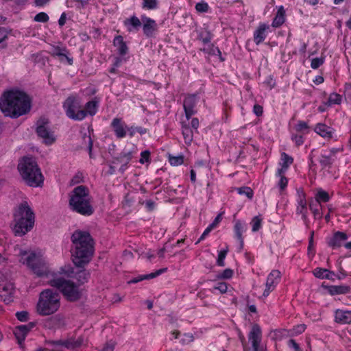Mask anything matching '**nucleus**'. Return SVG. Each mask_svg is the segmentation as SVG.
<instances>
[{
  "instance_id": "1",
  "label": "nucleus",
  "mask_w": 351,
  "mask_h": 351,
  "mask_svg": "<svg viewBox=\"0 0 351 351\" xmlns=\"http://www.w3.org/2000/svg\"><path fill=\"white\" fill-rule=\"evenodd\" d=\"M20 262L27 265L38 276H48L49 285L59 289L69 301H76L80 298L78 287L71 281L66 280L61 274L70 276V271L62 268L60 274H49L45 258L40 252L21 250Z\"/></svg>"
},
{
  "instance_id": "2",
  "label": "nucleus",
  "mask_w": 351,
  "mask_h": 351,
  "mask_svg": "<svg viewBox=\"0 0 351 351\" xmlns=\"http://www.w3.org/2000/svg\"><path fill=\"white\" fill-rule=\"evenodd\" d=\"M73 263L78 267L88 264L94 253V243L89 232L75 230L71 236Z\"/></svg>"
},
{
  "instance_id": "3",
  "label": "nucleus",
  "mask_w": 351,
  "mask_h": 351,
  "mask_svg": "<svg viewBox=\"0 0 351 351\" xmlns=\"http://www.w3.org/2000/svg\"><path fill=\"white\" fill-rule=\"evenodd\" d=\"M30 108V99L22 91H8L0 99L1 110L5 116L12 118H17L26 114Z\"/></svg>"
},
{
  "instance_id": "4",
  "label": "nucleus",
  "mask_w": 351,
  "mask_h": 351,
  "mask_svg": "<svg viewBox=\"0 0 351 351\" xmlns=\"http://www.w3.org/2000/svg\"><path fill=\"white\" fill-rule=\"evenodd\" d=\"M19 171L25 183L38 187L43 183V176L34 158L24 157L18 165Z\"/></svg>"
},
{
  "instance_id": "5",
  "label": "nucleus",
  "mask_w": 351,
  "mask_h": 351,
  "mask_svg": "<svg viewBox=\"0 0 351 351\" xmlns=\"http://www.w3.org/2000/svg\"><path fill=\"white\" fill-rule=\"evenodd\" d=\"M71 208L82 215H90L94 209L91 205V197L88 187L84 185L75 187L70 195Z\"/></svg>"
},
{
  "instance_id": "6",
  "label": "nucleus",
  "mask_w": 351,
  "mask_h": 351,
  "mask_svg": "<svg viewBox=\"0 0 351 351\" xmlns=\"http://www.w3.org/2000/svg\"><path fill=\"white\" fill-rule=\"evenodd\" d=\"M14 231L17 236L25 235L33 228L35 216L27 202H23L19 205L14 213Z\"/></svg>"
},
{
  "instance_id": "7",
  "label": "nucleus",
  "mask_w": 351,
  "mask_h": 351,
  "mask_svg": "<svg viewBox=\"0 0 351 351\" xmlns=\"http://www.w3.org/2000/svg\"><path fill=\"white\" fill-rule=\"evenodd\" d=\"M60 306V295L57 291L47 289L40 293L36 306L39 315H50L56 313Z\"/></svg>"
},
{
  "instance_id": "8",
  "label": "nucleus",
  "mask_w": 351,
  "mask_h": 351,
  "mask_svg": "<svg viewBox=\"0 0 351 351\" xmlns=\"http://www.w3.org/2000/svg\"><path fill=\"white\" fill-rule=\"evenodd\" d=\"M63 108L66 116L75 121H82L85 118V113L82 109L81 101L77 96L71 95L63 103Z\"/></svg>"
},
{
  "instance_id": "9",
  "label": "nucleus",
  "mask_w": 351,
  "mask_h": 351,
  "mask_svg": "<svg viewBox=\"0 0 351 351\" xmlns=\"http://www.w3.org/2000/svg\"><path fill=\"white\" fill-rule=\"evenodd\" d=\"M295 213L300 215L306 228H309L310 220L308 218V199L304 189L299 188L296 191Z\"/></svg>"
},
{
  "instance_id": "10",
  "label": "nucleus",
  "mask_w": 351,
  "mask_h": 351,
  "mask_svg": "<svg viewBox=\"0 0 351 351\" xmlns=\"http://www.w3.org/2000/svg\"><path fill=\"white\" fill-rule=\"evenodd\" d=\"M113 45L115 48V51L119 54V56L114 58L113 66L118 67L121 64L127 60L125 56L128 53L129 49L122 36H117L114 38Z\"/></svg>"
},
{
  "instance_id": "11",
  "label": "nucleus",
  "mask_w": 351,
  "mask_h": 351,
  "mask_svg": "<svg viewBox=\"0 0 351 351\" xmlns=\"http://www.w3.org/2000/svg\"><path fill=\"white\" fill-rule=\"evenodd\" d=\"M250 341L252 343V349L247 348L245 345H243L244 351H263V349L260 347L261 341V330L258 324H255L252 326L251 331L248 335ZM241 341L244 344L245 339L242 337Z\"/></svg>"
},
{
  "instance_id": "12",
  "label": "nucleus",
  "mask_w": 351,
  "mask_h": 351,
  "mask_svg": "<svg viewBox=\"0 0 351 351\" xmlns=\"http://www.w3.org/2000/svg\"><path fill=\"white\" fill-rule=\"evenodd\" d=\"M14 287L11 282L3 278V274L0 272V298L7 304L13 301Z\"/></svg>"
},
{
  "instance_id": "13",
  "label": "nucleus",
  "mask_w": 351,
  "mask_h": 351,
  "mask_svg": "<svg viewBox=\"0 0 351 351\" xmlns=\"http://www.w3.org/2000/svg\"><path fill=\"white\" fill-rule=\"evenodd\" d=\"M47 123V119L45 118L39 119L37 122L36 132L38 136L43 139V142L49 145L53 144L56 138L53 134L46 126Z\"/></svg>"
},
{
  "instance_id": "14",
  "label": "nucleus",
  "mask_w": 351,
  "mask_h": 351,
  "mask_svg": "<svg viewBox=\"0 0 351 351\" xmlns=\"http://www.w3.org/2000/svg\"><path fill=\"white\" fill-rule=\"evenodd\" d=\"M197 102V94H189L184 99L183 108L187 121H189L191 117L197 112L195 110Z\"/></svg>"
},
{
  "instance_id": "15",
  "label": "nucleus",
  "mask_w": 351,
  "mask_h": 351,
  "mask_svg": "<svg viewBox=\"0 0 351 351\" xmlns=\"http://www.w3.org/2000/svg\"><path fill=\"white\" fill-rule=\"evenodd\" d=\"M280 272L278 270H272L268 275L265 283V289L263 296L266 298L273 291L280 280Z\"/></svg>"
},
{
  "instance_id": "16",
  "label": "nucleus",
  "mask_w": 351,
  "mask_h": 351,
  "mask_svg": "<svg viewBox=\"0 0 351 351\" xmlns=\"http://www.w3.org/2000/svg\"><path fill=\"white\" fill-rule=\"evenodd\" d=\"M141 21L144 35L147 38L154 37L158 31V25L156 21L145 15L141 16Z\"/></svg>"
},
{
  "instance_id": "17",
  "label": "nucleus",
  "mask_w": 351,
  "mask_h": 351,
  "mask_svg": "<svg viewBox=\"0 0 351 351\" xmlns=\"http://www.w3.org/2000/svg\"><path fill=\"white\" fill-rule=\"evenodd\" d=\"M111 127L117 138H123L128 132V127L121 118H114L111 122Z\"/></svg>"
},
{
  "instance_id": "18",
  "label": "nucleus",
  "mask_w": 351,
  "mask_h": 351,
  "mask_svg": "<svg viewBox=\"0 0 351 351\" xmlns=\"http://www.w3.org/2000/svg\"><path fill=\"white\" fill-rule=\"evenodd\" d=\"M33 322H29L25 325L16 326L14 330V334L20 345H22L27 333L34 327Z\"/></svg>"
},
{
  "instance_id": "19",
  "label": "nucleus",
  "mask_w": 351,
  "mask_h": 351,
  "mask_svg": "<svg viewBox=\"0 0 351 351\" xmlns=\"http://www.w3.org/2000/svg\"><path fill=\"white\" fill-rule=\"evenodd\" d=\"M348 239V235L343 232L337 231L334 233L332 237L328 239L327 244L332 249L340 247L343 243Z\"/></svg>"
},
{
  "instance_id": "20",
  "label": "nucleus",
  "mask_w": 351,
  "mask_h": 351,
  "mask_svg": "<svg viewBox=\"0 0 351 351\" xmlns=\"http://www.w3.org/2000/svg\"><path fill=\"white\" fill-rule=\"evenodd\" d=\"M335 322L339 324H351V311L337 309L335 311Z\"/></svg>"
},
{
  "instance_id": "21",
  "label": "nucleus",
  "mask_w": 351,
  "mask_h": 351,
  "mask_svg": "<svg viewBox=\"0 0 351 351\" xmlns=\"http://www.w3.org/2000/svg\"><path fill=\"white\" fill-rule=\"evenodd\" d=\"M315 132L323 138L330 139L333 137L335 130L325 123H319L315 125Z\"/></svg>"
},
{
  "instance_id": "22",
  "label": "nucleus",
  "mask_w": 351,
  "mask_h": 351,
  "mask_svg": "<svg viewBox=\"0 0 351 351\" xmlns=\"http://www.w3.org/2000/svg\"><path fill=\"white\" fill-rule=\"evenodd\" d=\"M182 134L183 135L184 143L189 145L193 140L195 130L191 128L189 125V121L181 122Z\"/></svg>"
},
{
  "instance_id": "23",
  "label": "nucleus",
  "mask_w": 351,
  "mask_h": 351,
  "mask_svg": "<svg viewBox=\"0 0 351 351\" xmlns=\"http://www.w3.org/2000/svg\"><path fill=\"white\" fill-rule=\"evenodd\" d=\"M269 26L265 23H260L254 32V41L256 45L262 43L267 37V31Z\"/></svg>"
},
{
  "instance_id": "24",
  "label": "nucleus",
  "mask_w": 351,
  "mask_h": 351,
  "mask_svg": "<svg viewBox=\"0 0 351 351\" xmlns=\"http://www.w3.org/2000/svg\"><path fill=\"white\" fill-rule=\"evenodd\" d=\"M85 339L83 337H79L77 339H74L73 337H69L66 339H62V343L64 346V348L68 350H74L82 346L85 344Z\"/></svg>"
},
{
  "instance_id": "25",
  "label": "nucleus",
  "mask_w": 351,
  "mask_h": 351,
  "mask_svg": "<svg viewBox=\"0 0 351 351\" xmlns=\"http://www.w3.org/2000/svg\"><path fill=\"white\" fill-rule=\"evenodd\" d=\"M323 205L313 202V198L308 199V208L315 220L323 218Z\"/></svg>"
},
{
  "instance_id": "26",
  "label": "nucleus",
  "mask_w": 351,
  "mask_h": 351,
  "mask_svg": "<svg viewBox=\"0 0 351 351\" xmlns=\"http://www.w3.org/2000/svg\"><path fill=\"white\" fill-rule=\"evenodd\" d=\"M167 270V268H162L156 270L154 272H152L149 274L140 275L136 278H132L128 282V284H136L144 280H149L154 278L160 274L165 273Z\"/></svg>"
},
{
  "instance_id": "27",
  "label": "nucleus",
  "mask_w": 351,
  "mask_h": 351,
  "mask_svg": "<svg viewBox=\"0 0 351 351\" xmlns=\"http://www.w3.org/2000/svg\"><path fill=\"white\" fill-rule=\"evenodd\" d=\"M286 20V12L284 7L280 5L278 8V10L272 21L271 26L274 28L281 27Z\"/></svg>"
},
{
  "instance_id": "28",
  "label": "nucleus",
  "mask_w": 351,
  "mask_h": 351,
  "mask_svg": "<svg viewBox=\"0 0 351 351\" xmlns=\"http://www.w3.org/2000/svg\"><path fill=\"white\" fill-rule=\"evenodd\" d=\"M124 25L126 27L127 30L129 32H132L134 31H138L140 27L142 25V21L140 20L136 16H132L131 17L126 19L124 22Z\"/></svg>"
},
{
  "instance_id": "29",
  "label": "nucleus",
  "mask_w": 351,
  "mask_h": 351,
  "mask_svg": "<svg viewBox=\"0 0 351 351\" xmlns=\"http://www.w3.org/2000/svg\"><path fill=\"white\" fill-rule=\"evenodd\" d=\"M324 287L331 295L346 294L351 291L350 287L348 285H329Z\"/></svg>"
},
{
  "instance_id": "30",
  "label": "nucleus",
  "mask_w": 351,
  "mask_h": 351,
  "mask_svg": "<svg viewBox=\"0 0 351 351\" xmlns=\"http://www.w3.org/2000/svg\"><path fill=\"white\" fill-rule=\"evenodd\" d=\"M245 224L242 223L240 220H237L234 226V232L235 237L239 241L240 250H242L244 245L243 233L245 231Z\"/></svg>"
},
{
  "instance_id": "31",
  "label": "nucleus",
  "mask_w": 351,
  "mask_h": 351,
  "mask_svg": "<svg viewBox=\"0 0 351 351\" xmlns=\"http://www.w3.org/2000/svg\"><path fill=\"white\" fill-rule=\"evenodd\" d=\"M68 51L66 47H60L58 46L54 47L51 55L55 57H58L61 61L66 59L68 63L71 65L73 64V58L67 56Z\"/></svg>"
},
{
  "instance_id": "32",
  "label": "nucleus",
  "mask_w": 351,
  "mask_h": 351,
  "mask_svg": "<svg viewBox=\"0 0 351 351\" xmlns=\"http://www.w3.org/2000/svg\"><path fill=\"white\" fill-rule=\"evenodd\" d=\"M313 274L316 278L319 279L331 280L335 276L334 271L322 267H316L313 271Z\"/></svg>"
},
{
  "instance_id": "33",
  "label": "nucleus",
  "mask_w": 351,
  "mask_h": 351,
  "mask_svg": "<svg viewBox=\"0 0 351 351\" xmlns=\"http://www.w3.org/2000/svg\"><path fill=\"white\" fill-rule=\"evenodd\" d=\"M46 348H43L45 351H64V346L62 343V339L56 341H46Z\"/></svg>"
},
{
  "instance_id": "34",
  "label": "nucleus",
  "mask_w": 351,
  "mask_h": 351,
  "mask_svg": "<svg viewBox=\"0 0 351 351\" xmlns=\"http://www.w3.org/2000/svg\"><path fill=\"white\" fill-rule=\"evenodd\" d=\"M201 51L210 56H218L221 62H223L225 58L222 57L221 52L218 47L215 46L213 43H208V45L201 49Z\"/></svg>"
},
{
  "instance_id": "35",
  "label": "nucleus",
  "mask_w": 351,
  "mask_h": 351,
  "mask_svg": "<svg viewBox=\"0 0 351 351\" xmlns=\"http://www.w3.org/2000/svg\"><path fill=\"white\" fill-rule=\"evenodd\" d=\"M335 160V158H332L330 156L327 154L326 152H324L320 154L319 162L322 169H330Z\"/></svg>"
},
{
  "instance_id": "36",
  "label": "nucleus",
  "mask_w": 351,
  "mask_h": 351,
  "mask_svg": "<svg viewBox=\"0 0 351 351\" xmlns=\"http://www.w3.org/2000/svg\"><path fill=\"white\" fill-rule=\"evenodd\" d=\"M330 199V196L329 193L322 188H319L317 190V193L315 194L313 202L322 204L323 203L328 202Z\"/></svg>"
},
{
  "instance_id": "37",
  "label": "nucleus",
  "mask_w": 351,
  "mask_h": 351,
  "mask_svg": "<svg viewBox=\"0 0 351 351\" xmlns=\"http://www.w3.org/2000/svg\"><path fill=\"white\" fill-rule=\"evenodd\" d=\"M97 104L95 101H90L87 102L85 105L84 109H83L84 112L85 113V117L87 115L93 116L97 112Z\"/></svg>"
},
{
  "instance_id": "38",
  "label": "nucleus",
  "mask_w": 351,
  "mask_h": 351,
  "mask_svg": "<svg viewBox=\"0 0 351 351\" xmlns=\"http://www.w3.org/2000/svg\"><path fill=\"white\" fill-rule=\"evenodd\" d=\"M295 130L302 134H308L309 132V126L307 122L299 120L294 126Z\"/></svg>"
},
{
  "instance_id": "39",
  "label": "nucleus",
  "mask_w": 351,
  "mask_h": 351,
  "mask_svg": "<svg viewBox=\"0 0 351 351\" xmlns=\"http://www.w3.org/2000/svg\"><path fill=\"white\" fill-rule=\"evenodd\" d=\"M158 5V0H143L141 7L145 10H156Z\"/></svg>"
},
{
  "instance_id": "40",
  "label": "nucleus",
  "mask_w": 351,
  "mask_h": 351,
  "mask_svg": "<svg viewBox=\"0 0 351 351\" xmlns=\"http://www.w3.org/2000/svg\"><path fill=\"white\" fill-rule=\"evenodd\" d=\"M342 101V97L341 95L337 93H332L330 94L326 104L331 106L332 105H339Z\"/></svg>"
},
{
  "instance_id": "41",
  "label": "nucleus",
  "mask_w": 351,
  "mask_h": 351,
  "mask_svg": "<svg viewBox=\"0 0 351 351\" xmlns=\"http://www.w3.org/2000/svg\"><path fill=\"white\" fill-rule=\"evenodd\" d=\"M213 34L210 31L201 32L198 34V39L201 40L204 45L208 44L213 39Z\"/></svg>"
},
{
  "instance_id": "42",
  "label": "nucleus",
  "mask_w": 351,
  "mask_h": 351,
  "mask_svg": "<svg viewBox=\"0 0 351 351\" xmlns=\"http://www.w3.org/2000/svg\"><path fill=\"white\" fill-rule=\"evenodd\" d=\"M281 162L280 166H283L289 168L293 162V157L290 156L285 152H282L280 156Z\"/></svg>"
},
{
  "instance_id": "43",
  "label": "nucleus",
  "mask_w": 351,
  "mask_h": 351,
  "mask_svg": "<svg viewBox=\"0 0 351 351\" xmlns=\"http://www.w3.org/2000/svg\"><path fill=\"white\" fill-rule=\"evenodd\" d=\"M215 291H219L221 293H226L228 291V284L224 282H219L216 283L211 289V292L213 293H215Z\"/></svg>"
},
{
  "instance_id": "44",
  "label": "nucleus",
  "mask_w": 351,
  "mask_h": 351,
  "mask_svg": "<svg viewBox=\"0 0 351 351\" xmlns=\"http://www.w3.org/2000/svg\"><path fill=\"white\" fill-rule=\"evenodd\" d=\"M228 249L226 247V249L221 250L218 253V257L217 259L216 264L219 267H223L225 266V258L226 257V255L228 254Z\"/></svg>"
},
{
  "instance_id": "45",
  "label": "nucleus",
  "mask_w": 351,
  "mask_h": 351,
  "mask_svg": "<svg viewBox=\"0 0 351 351\" xmlns=\"http://www.w3.org/2000/svg\"><path fill=\"white\" fill-rule=\"evenodd\" d=\"M262 221L263 219L260 216H255L252 218L251 221L252 232H257L261 229L262 227Z\"/></svg>"
},
{
  "instance_id": "46",
  "label": "nucleus",
  "mask_w": 351,
  "mask_h": 351,
  "mask_svg": "<svg viewBox=\"0 0 351 351\" xmlns=\"http://www.w3.org/2000/svg\"><path fill=\"white\" fill-rule=\"evenodd\" d=\"M169 162L173 166H179L184 163V156L182 155H178L176 156L169 155Z\"/></svg>"
},
{
  "instance_id": "47",
  "label": "nucleus",
  "mask_w": 351,
  "mask_h": 351,
  "mask_svg": "<svg viewBox=\"0 0 351 351\" xmlns=\"http://www.w3.org/2000/svg\"><path fill=\"white\" fill-rule=\"evenodd\" d=\"M234 274V271L232 269L228 268L222 271L221 272H219L217 278L218 279H223V280H228L230 279Z\"/></svg>"
},
{
  "instance_id": "48",
  "label": "nucleus",
  "mask_w": 351,
  "mask_h": 351,
  "mask_svg": "<svg viewBox=\"0 0 351 351\" xmlns=\"http://www.w3.org/2000/svg\"><path fill=\"white\" fill-rule=\"evenodd\" d=\"M238 193L240 195H245L250 199H252L254 192L250 187L243 186L237 189Z\"/></svg>"
},
{
  "instance_id": "49",
  "label": "nucleus",
  "mask_w": 351,
  "mask_h": 351,
  "mask_svg": "<svg viewBox=\"0 0 351 351\" xmlns=\"http://www.w3.org/2000/svg\"><path fill=\"white\" fill-rule=\"evenodd\" d=\"M147 130L143 127H128V133L130 137L134 136L136 132L139 133L140 134H145L147 133Z\"/></svg>"
},
{
  "instance_id": "50",
  "label": "nucleus",
  "mask_w": 351,
  "mask_h": 351,
  "mask_svg": "<svg viewBox=\"0 0 351 351\" xmlns=\"http://www.w3.org/2000/svg\"><path fill=\"white\" fill-rule=\"evenodd\" d=\"M291 139L293 142H294L295 145L297 147L302 145L304 142V138L303 134H298L295 133H292L291 135Z\"/></svg>"
},
{
  "instance_id": "51",
  "label": "nucleus",
  "mask_w": 351,
  "mask_h": 351,
  "mask_svg": "<svg viewBox=\"0 0 351 351\" xmlns=\"http://www.w3.org/2000/svg\"><path fill=\"white\" fill-rule=\"evenodd\" d=\"M83 145L86 147V148L89 151L90 157H92V147H93V141L90 136V135H87L85 134L83 136Z\"/></svg>"
},
{
  "instance_id": "52",
  "label": "nucleus",
  "mask_w": 351,
  "mask_h": 351,
  "mask_svg": "<svg viewBox=\"0 0 351 351\" xmlns=\"http://www.w3.org/2000/svg\"><path fill=\"white\" fill-rule=\"evenodd\" d=\"M195 10L197 12L200 13H206L209 10V5L205 1H201L199 3H197L195 5Z\"/></svg>"
},
{
  "instance_id": "53",
  "label": "nucleus",
  "mask_w": 351,
  "mask_h": 351,
  "mask_svg": "<svg viewBox=\"0 0 351 351\" xmlns=\"http://www.w3.org/2000/svg\"><path fill=\"white\" fill-rule=\"evenodd\" d=\"M280 180L277 184L278 187L280 189V191L282 193L284 191L288 184V179L286 176H282L279 178Z\"/></svg>"
},
{
  "instance_id": "54",
  "label": "nucleus",
  "mask_w": 351,
  "mask_h": 351,
  "mask_svg": "<svg viewBox=\"0 0 351 351\" xmlns=\"http://www.w3.org/2000/svg\"><path fill=\"white\" fill-rule=\"evenodd\" d=\"M324 62V58H315L311 60V66L313 69H318Z\"/></svg>"
},
{
  "instance_id": "55",
  "label": "nucleus",
  "mask_w": 351,
  "mask_h": 351,
  "mask_svg": "<svg viewBox=\"0 0 351 351\" xmlns=\"http://www.w3.org/2000/svg\"><path fill=\"white\" fill-rule=\"evenodd\" d=\"M49 19V16L45 12H40L34 16V21L36 22L46 23Z\"/></svg>"
},
{
  "instance_id": "56",
  "label": "nucleus",
  "mask_w": 351,
  "mask_h": 351,
  "mask_svg": "<svg viewBox=\"0 0 351 351\" xmlns=\"http://www.w3.org/2000/svg\"><path fill=\"white\" fill-rule=\"evenodd\" d=\"M150 158V152L148 150H145L141 153V158L139 159V162L141 164H144L145 162H149Z\"/></svg>"
},
{
  "instance_id": "57",
  "label": "nucleus",
  "mask_w": 351,
  "mask_h": 351,
  "mask_svg": "<svg viewBox=\"0 0 351 351\" xmlns=\"http://www.w3.org/2000/svg\"><path fill=\"white\" fill-rule=\"evenodd\" d=\"M77 275H78V277H77L78 280L82 284L84 283L87 280L89 276V274L84 270L80 271Z\"/></svg>"
},
{
  "instance_id": "58",
  "label": "nucleus",
  "mask_w": 351,
  "mask_h": 351,
  "mask_svg": "<svg viewBox=\"0 0 351 351\" xmlns=\"http://www.w3.org/2000/svg\"><path fill=\"white\" fill-rule=\"evenodd\" d=\"M16 316L21 322H26L28 319V313L27 311L17 312Z\"/></svg>"
},
{
  "instance_id": "59",
  "label": "nucleus",
  "mask_w": 351,
  "mask_h": 351,
  "mask_svg": "<svg viewBox=\"0 0 351 351\" xmlns=\"http://www.w3.org/2000/svg\"><path fill=\"white\" fill-rule=\"evenodd\" d=\"M213 229V226L209 225L202 234L197 243H199L201 241H203L209 234Z\"/></svg>"
},
{
  "instance_id": "60",
  "label": "nucleus",
  "mask_w": 351,
  "mask_h": 351,
  "mask_svg": "<svg viewBox=\"0 0 351 351\" xmlns=\"http://www.w3.org/2000/svg\"><path fill=\"white\" fill-rule=\"evenodd\" d=\"M253 112L257 117H260L263 113V108L261 105L255 104L253 108Z\"/></svg>"
},
{
  "instance_id": "61",
  "label": "nucleus",
  "mask_w": 351,
  "mask_h": 351,
  "mask_svg": "<svg viewBox=\"0 0 351 351\" xmlns=\"http://www.w3.org/2000/svg\"><path fill=\"white\" fill-rule=\"evenodd\" d=\"M190 127L195 130V132H197V129L199 128V122L197 118H193L189 123Z\"/></svg>"
},
{
  "instance_id": "62",
  "label": "nucleus",
  "mask_w": 351,
  "mask_h": 351,
  "mask_svg": "<svg viewBox=\"0 0 351 351\" xmlns=\"http://www.w3.org/2000/svg\"><path fill=\"white\" fill-rule=\"evenodd\" d=\"M305 329H306L305 324H299L294 327L293 331L295 334L299 335V334H302L303 332H304Z\"/></svg>"
},
{
  "instance_id": "63",
  "label": "nucleus",
  "mask_w": 351,
  "mask_h": 351,
  "mask_svg": "<svg viewBox=\"0 0 351 351\" xmlns=\"http://www.w3.org/2000/svg\"><path fill=\"white\" fill-rule=\"evenodd\" d=\"M344 94L348 99H351V84L346 83L344 85Z\"/></svg>"
},
{
  "instance_id": "64",
  "label": "nucleus",
  "mask_w": 351,
  "mask_h": 351,
  "mask_svg": "<svg viewBox=\"0 0 351 351\" xmlns=\"http://www.w3.org/2000/svg\"><path fill=\"white\" fill-rule=\"evenodd\" d=\"M288 169L289 168H287V167L281 166L280 168L278 169V170L276 173V176L278 178L282 177V176H285V174L286 173Z\"/></svg>"
}]
</instances>
